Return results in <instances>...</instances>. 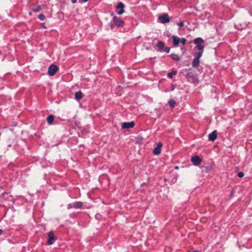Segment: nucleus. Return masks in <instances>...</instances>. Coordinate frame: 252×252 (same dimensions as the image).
Masks as SVG:
<instances>
[{
  "mask_svg": "<svg viewBox=\"0 0 252 252\" xmlns=\"http://www.w3.org/2000/svg\"><path fill=\"white\" fill-rule=\"evenodd\" d=\"M164 47V43L162 41H159L157 44V47L159 51H162Z\"/></svg>",
  "mask_w": 252,
  "mask_h": 252,
  "instance_id": "obj_16",
  "label": "nucleus"
},
{
  "mask_svg": "<svg viewBox=\"0 0 252 252\" xmlns=\"http://www.w3.org/2000/svg\"><path fill=\"white\" fill-rule=\"evenodd\" d=\"M244 175V174L243 172H239L238 173V176L239 177V178H242Z\"/></svg>",
  "mask_w": 252,
  "mask_h": 252,
  "instance_id": "obj_24",
  "label": "nucleus"
},
{
  "mask_svg": "<svg viewBox=\"0 0 252 252\" xmlns=\"http://www.w3.org/2000/svg\"><path fill=\"white\" fill-rule=\"evenodd\" d=\"M83 2H87L88 0H82Z\"/></svg>",
  "mask_w": 252,
  "mask_h": 252,
  "instance_id": "obj_30",
  "label": "nucleus"
},
{
  "mask_svg": "<svg viewBox=\"0 0 252 252\" xmlns=\"http://www.w3.org/2000/svg\"><path fill=\"white\" fill-rule=\"evenodd\" d=\"M83 97V94L81 91L77 92L75 93V98L77 100H80Z\"/></svg>",
  "mask_w": 252,
  "mask_h": 252,
  "instance_id": "obj_13",
  "label": "nucleus"
},
{
  "mask_svg": "<svg viewBox=\"0 0 252 252\" xmlns=\"http://www.w3.org/2000/svg\"><path fill=\"white\" fill-rule=\"evenodd\" d=\"M2 233V230L1 229H0V235H1Z\"/></svg>",
  "mask_w": 252,
  "mask_h": 252,
  "instance_id": "obj_29",
  "label": "nucleus"
},
{
  "mask_svg": "<svg viewBox=\"0 0 252 252\" xmlns=\"http://www.w3.org/2000/svg\"><path fill=\"white\" fill-rule=\"evenodd\" d=\"M29 14H30V15H31V14H32V13H31V12H30V13H29Z\"/></svg>",
  "mask_w": 252,
  "mask_h": 252,
  "instance_id": "obj_32",
  "label": "nucleus"
},
{
  "mask_svg": "<svg viewBox=\"0 0 252 252\" xmlns=\"http://www.w3.org/2000/svg\"><path fill=\"white\" fill-rule=\"evenodd\" d=\"M217 137V131L214 130L209 135V139L211 141H215Z\"/></svg>",
  "mask_w": 252,
  "mask_h": 252,
  "instance_id": "obj_11",
  "label": "nucleus"
},
{
  "mask_svg": "<svg viewBox=\"0 0 252 252\" xmlns=\"http://www.w3.org/2000/svg\"><path fill=\"white\" fill-rule=\"evenodd\" d=\"M76 2H77V0H72V3H73V4L76 3Z\"/></svg>",
  "mask_w": 252,
  "mask_h": 252,
  "instance_id": "obj_27",
  "label": "nucleus"
},
{
  "mask_svg": "<svg viewBox=\"0 0 252 252\" xmlns=\"http://www.w3.org/2000/svg\"><path fill=\"white\" fill-rule=\"evenodd\" d=\"M176 71H172L171 72H169L168 74H167V77L169 78H172V77H173V75H176Z\"/></svg>",
  "mask_w": 252,
  "mask_h": 252,
  "instance_id": "obj_21",
  "label": "nucleus"
},
{
  "mask_svg": "<svg viewBox=\"0 0 252 252\" xmlns=\"http://www.w3.org/2000/svg\"><path fill=\"white\" fill-rule=\"evenodd\" d=\"M203 52V51H200L199 52L195 53L194 58H195L196 59H200V58H201V57L202 55Z\"/></svg>",
  "mask_w": 252,
  "mask_h": 252,
  "instance_id": "obj_17",
  "label": "nucleus"
},
{
  "mask_svg": "<svg viewBox=\"0 0 252 252\" xmlns=\"http://www.w3.org/2000/svg\"><path fill=\"white\" fill-rule=\"evenodd\" d=\"M170 48L168 47H166L164 48V51L167 53H168L170 52Z\"/></svg>",
  "mask_w": 252,
  "mask_h": 252,
  "instance_id": "obj_25",
  "label": "nucleus"
},
{
  "mask_svg": "<svg viewBox=\"0 0 252 252\" xmlns=\"http://www.w3.org/2000/svg\"><path fill=\"white\" fill-rule=\"evenodd\" d=\"M159 19L162 24H165L170 22V19L167 14H164L159 17Z\"/></svg>",
  "mask_w": 252,
  "mask_h": 252,
  "instance_id": "obj_5",
  "label": "nucleus"
},
{
  "mask_svg": "<svg viewBox=\"0 0 252 252\" xmlns=\"http://www.w3.org/2000/svg\"><path fill=\"white\" fill-rule=\"evenodd\" d=\"M41 10V8L39 5H37L32 8V11L34 12H39Z\"/></svg>",
  "mask_w": 252,
  "mask_h": 252,
  "instance_id": "obj_20",
  "label": "nucleus"
},
{
  "mask_svg": "<svg viewBox=\"0 0 252 252\" xmlns=\"http://www.w3.org/2000/svg\"><path fill=\"white\" fill-rule=\"evenodd\" d=\"M177 25L180 27H184V24L183 22L178 23Z\"/></svg>",
  "mask_w": 252,
  "mask_h": 252,
  "instance_id": "obj_26",
  "label": "nucleus"
},
{
  "mask_svg": "<svg viewBox=\"0 0 252 252\" xmlns=\"http://www.w3.org/2000/svg\"><path fill=\"white\" fill-rule=\"evenodd\" d=\"M191 160L193 164L195 166L198 165L202 161L201 159L198 156L192 157Z\"/></svg>",
  "mask_w": 252,
  "mask_h": 252,
  "instance_id": "obj_8",
  "label": "nucleus"
},
{
  "mask_svg": "<svg viewBox=\"0 0 252 252\" xmlns=\"http://www.w3.org/2000/svg\"><path fill=\"white\" fill-rule=\"evenodd\" d=\"M125 7L124 4L122 2H120L118 3V4L117 5V9H120V10L118 12V14L119 15H121L124 12V8Z\"/></svg>",
  "mask_w": 252,
  "mask_h": 252,
  "instance_id": "obj_10",
  "label": "nucleus"
},
{
  "mask_svg": "<svg viewBox=\"0 0 252 252\" xmlns=\"http://www.w3.org/2000/svg\"><path fill=\"white\" fill-rule=\"evenodd\" d=\"M54 120V116L53 115H50L47 118V122L49 125H52Z\"/></svg>",
  "mask_w": 252,
  "mask_h": 252,
  "instance_id": "obj_14",
  "label": "nucleus"
},
{
  "mask_svg": "<svg viewBox=\"0 0 252 252\" xmlns=\"http://www.w3.org/2000/svg\"><path fill=\"white\" fill-rule=\"evenodd\" d=\"M180 42H181L183 45H185L186 42V39L185 38H182L180 39Z\"/></svg>",
  "mask_w": 252,
  "mask_h": 252,
  "instance_id": "obj_23",
  "label": "nucleus"
},
{
  "mask_svg": "<svg viewBox=\"0 0 252 252\" xmlns=\"http://www.w3.org/2000/svg\"><path fill=\"white\" fill-rule=\"evenodd\" d=\"M38 17V19L41 21L44 20L45 19V16L43 14H40Z\"/></svg>",
  "mask_w": 252,
  "mask_h": 252,
  "instance_id": "obj_22",
  "label": "nucleus"
},
{
  "mask_svg": "<svg viewBox=\"0 0 252 252\" xmlns=\"http://www.w3.org/2000/svg\"><path fill=\"white\" fill-rule=\"evenodd\" d=\"M171 58L174 60V61H179L180 60V58L179 57V56L177 54H171L170 55Z\"/></svg>",
  "mask_w": 252,
  "mask_h": 252,
  "instance_id": "obj_18",
  "label": "nucleus"
},
{
  "mask_svg": "<svg viewBox=\"0 0 252 252\" xmlns=\"http://www.w3.org/2000/svg\"><path fill=\"white\" fill-rule=\"evenodd\" d=\"M48 241L47 242V244L48 245L53 244L56 240V238L55 236V235H54L53 232L52 231H50L48 233Z\"/></svg>",
  "mask_w": 252,
  "mask_h": 252,
  "instance_id": "obj_2",
  "label": "nucleus"
},
{
  "mask_svg": "<svg viewBox=\"0 0 252 252\" xmlns=\"http://www.w3.org/2000/svg\"><path fill=\"white\" fill-rule=\"evenodd\" d=\"M199 63H200L199 59L194 58L192 61V66L194 67H197V66H198Z\"/></svg>",
  "mask_w": 252,
  "mask_h": 252,
  "instance_id": "obj_15",
  "label": "nucleus"
},
{
  "mask_svg": "<svg viewBox=\"0 0 252 252\" xmlns=\"http://www.w3.org/2000/svg\"><path fill=\"white\" fill-rule=\"evenodd\" d=\"M110 26L111 27V29H113V25L112 24H110Z\"/></svg>",
  "mask_w": 252,
  "mask_h": 252,
  "instance_id": "obj_28",
  "label": "nucleus"
},
{
  "mask_svg": "<svg viewBox=\"0 0 252 252\" xmlns=\"http://www.w3.org/2000/svg\"><path fill=\"white\" fill-rule=\"evenodd\" d=\"M175 168H176V169H178V166H176V167H175Z\"/></svg>",
  "mask_w": 252,
  "mask_h": 252,
  "instance_id": "obj_31",
  "label": "nucleus"
},
{
  "mask_svg": "<svg viewBox=\"0 0 252 252\" xmlns=\"http://www.w3.org/2000/svg\"><path fill=\"white\" fill-rule=\"evenodd\" d=\"M82 207V203L81 202H76L69 204L67 206L68 209L75 208L77 209L81 208Z\"/></svg>",
  "mask_w": 252,
  "mask_h": 252,
  "instance_id": "obj_4",
  "label": "nucleus"
},
{
  "mask_svg": "<svg viewBox=\"0 0 252 252\" xmlns=\"http://www.w3.org/2000/svg\"><path fill=\"white\" fill-rule=\"evenodd\" d=\"M113 21L115 25L118 27H121L124 24L123 21L120 19L114 16L113 17Z\"/></svg>",
  "mask_w": 252,
  "mask_h": 252,
  "instance_id": "obj_9",
  "label": "nucleus"
},
{
  "mask_svg": "<svg viewBox=\"0 0 252 252\" xmlns=\"http://www.w3.org/2000/svg\"><path fill=\"white\" fill-rule=\"evenodd\" d=\"M58 67L54 64L51 65L48 68V73L50 76H53L57 71Z\"/></svg>",
  "mask_w": 252,
  "mask_h": 252,
  "instance_id": "obj_3",
  "label": "nucleus"
},
{
  "mask_svg": "<svg viewBox=\"0 0 252 252\" xmlns=\"http://www.w3.org/2000/svg\"><path fill=\"white\" fill-rule=\"evenodd\" d=\"M194 43L196 45L197 48L200 51H203L204 48V40L202 38L197 37L194 40Z\"/></svg>",
  "mask_w": 252,
  "mask_h": 252,
  "instance_id": "obj_1",
  "label": "nucleus"
},
{
  "mask_svg": "<svg viewBox=\"0 0 252 252\" xmlns=\"http://www.w3.org/2000/svg\"><path fill=\"white\" fill-rule=\"evenodd\" d=\"M173 41V46L174 47H177L179 45V43L180 42V38L177 37L175 35H173L172 36Z\"/></svg>",
  "mask_w": 252,
  "mask_h": 252,
  "instance_id": "obj_12",
  "label": "nucleus"
},
{
  "mask_svg": "<svg viewBox=\"0 0 252 252\" xmlns=\"http://www.w3.org/2000/svg\"><path fill=\"white\" fill-rule=\"evenodd\" d=\"M168 103L170 107H174L176 102H175L174 100H173V99H170L168 101Z\"/></svg>",
  "mask_w": 252,
  "mask_h": 252,
  "instance_id": "obj_19",
  "label": "nucleus"
},
{
  "mask_svg": "<svg viewBox=\"0 0 252 252\" xmlns=\"http://www.w3.org/2000/svg\"><path fill=\"white\" fill-rule=\"evenodd\" d=\"M162 146V144L161 142H158L156 148L154 149L153 153L155 155H158L161 153V148Z\"/></svg>",
  "mask_w": 252,
  "mask_h": 252,
  "instance_id": "obj_6",
  "label": "nucleus"
},
{
  "mask_svg": "<svg viewBox=\"0 0 252 252\" xmlns=\"http://www.w3.org/2000/svg\"><path fill=\"white\" fill-rule=\"evenodd\" d=\"M134 126V123L133 122H125L122 124V128L123 129L132 128Z\"/></svg>",
  "mask_w": 252,
  "mask_h": 252,
  "instance_id": "obj_7",
  "label": "nucleus"
}]
</instances>
